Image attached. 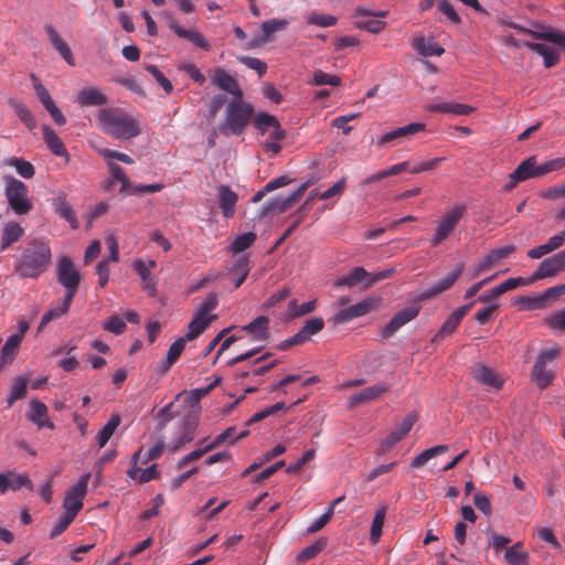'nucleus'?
<instances>
[{
    "label": "nucleus",
    "mask_w": 565,
    "mask_h": 565,
    "mask_svg": "<svg viewBox=\"0 0 565 565\" xmlns=\"http://www.w3.org/2000/svg\"><path fill=\"white\" fill-rule=\"evenodd\" d=\"M51 262L49 244L41 239H32L15 257L14 273L22 278H38L47 270Z\"/></svg>",
    "instance_id": "nucleus-1"
},
{
    "label": "nucleus",
    "mask_w": 565,
    "mask_h": 565,
    "mask_svg": "<svg viewBox=\"0 0 565 565\" xmlns=\"http://www.w3.org/2000/svg\"><path fill=\"white\" fill-rule=\"evenodd\" d=\"M97 117L103 130L116 139H130L140 134L139 122L119 108H102Z\"/></svg>",
    "instance_id": "nucleus-2"
},
{
    "label": "nucleus",
    "mask_w": 565,
    "mask_h": 565,
    "mask_svg": "<svg viewBox=\"0 0 565 565\" xmlns=\"http://www.w3.org/2000/svg\"><path fill=\"white\" fill-rule=\"evenodd\" d=\"M254 109L242 98L233 99L226 107L225 119L220 126L222 135L241 136L253 117Z\"/></svg>",
    "instance_id": "nucleus-3"
},
{
    "label": "nucleus",
    "mask_w": 565,
    "mask_h": 565,
    "mask_svg": "<svg viewBox=\"0 0 565 565\" xmlns=\"http://www.w3.org/2000/svg\"><path fill=\"white\" fill-rule=\"evenodd\" d=\"M4 196L17 215H25L33 209L26 184L14 177L6 179Z\"/></svg>",
    "instance_id": "nucleus-4"
},
{
    "label": "nucleus",
    "mask_w": 565,
    "mask_h": 565,
    "mask_svg": "<svg viewBox=\"0 0 565 565\" xmlns=\"http://www.w3.org/2000/svg\"><path fill=\"white\" fill-rule=\"evenodd\" d=\"M218 300L215 294H211L203 301L200 308L195 311L192 320L189 323V330L185 334L186 339L192 341L201 335L214 321L217 316L211 312L217 307Z\"/></svg>",
    "instance_id": "nucleus-5"
},
{
    "label": "nucleus",
    "mask_w": 565,
    "mask_h": 565,
    "mask_svg": "<svg viewBox=\"0 0 565 565\" xmlns=\"http://www.w3.org/2000/svg\"><path fill=\"white\" fill-rule=\"evenodd\" d=\"M465 212L466 205L458 204L441 216L438 226L436 227L435 234L430 239V245L433 247H437L449 237V235L456 230L457 225L463 217Z\"/></svg>",
    "instance_id": "nucleus-6"
},
{
    "label": "nucleus",
    "mask_w": 565,
    "mask_h": 565,
    "mask_svg": "<svg viewBox=\"0 0 565 565\" xmlns=\"http://www.w3.org/2000/svg\"><path fill=\"white\" fill-rule=\"evenodd\" d=\"M57 281L66 288L65 298L73 301L81 280L79 273L75 269L73 262L68 257H62L56 265Z\"/></svg>",
    "instance_id": "nucleus-7"
},
{
    "label": "nucleus",
    "mask_w": 565,
    "mask_h": 565,
    "mask_svg": "<svg viewBox=\"0 0 565 565\" xmlns=\"http://www.w3.org/2000/svg\"><path fill=\"white\" fill-rule=\"evenodd\" d=\"M558 354L559 349L554 348L543 351L537 356L532 370V379L541 390L546 388L554 379L553 372L546 369V362L553 361Z\"/></svg>",
    "instance_id": "nucleus-8"
},
{
    "label": "nucleus",
    "mask_w": 565,
    "mask_h": 565,
    "mask_svg": "<svg viewBox=\"0 0 565 565\" xmlns=\"http://www.w3.org/2000/svg\"><path fill=\"white\" fill-rule=\"evenodd\" d=\"M90 473L83 475L77 482L67 491L63 508L65 512L76 516L83 508V499L87 492Z\"/></svg>",
    "instance_id": "nucleus-9"
},
{
    "label": "nucleus",
    "mask_w": 565,
    "mask_h": 565,
    "mask_svg": "<svg viewBox=\"0 0 565 565\" xmlns=\"http://www.w3.org/2000/svg\"><path fill=\"white\" fill-rule=\"evenodd\" d=\"M417 414L409 413L407 414L401 424L392 430L382 441L376 450V456L385 455L390 449H392L397 443H399L407 434L411 431L414 424L417 422Z\"/></svg>",
    "instance_id": "nucleus-10"
},
{
    "label": "nucleus",
    "mask_w": 565,
    "mask_h": 565,
    "mask_svg": "<svg viewBox=\"0 0 565 565\" xmlns=\"http://www.w3.org/2000/svg\"><path fill=\"white\" fill-rule=\"evenodd\" d=\"M565 270V249L542 260L536 270L531 275L533 282L556 277Z\"/></svg>",
    "instance_id": "nucleus-11"
},
{
    "label": "nucleus",
    "mask_w": 565,
    "mask_h": 565,
    "mask_svg": "<svg viewBox=\"0 0 565 565\" xmlns=\"http://www.w3.org/2000/svg\"><path fill=\"white\" fill-rule=\"evenodd\" d=\"M420 311L419 302L415 299V303L399 310L393 316V318L383 328L381 335L384 339H388L394 335L403 326L415 319Z\"/></svg>",
    "instance_id": "nucleus-12"
},
{
    "label": "nucleus",
    "mask_w": 565,
    "mask_h": 565,
    "mask_svg": "<svg viewBox=\"0 0 565 565\" xmlns=\"http://www.w3.org/2000/svg\"><path fill=\"white\" fill-rule=\"evenodd\" d=\"M309 186V182L301 184L296 191L286 198H275L267 202L260 210L259 215L262 217L268 215L271 212L284 213L289 210L306 192Z\"/></svg>",
    "instance_id": "nucleus-13"
},
{
    "label": "nucleus",
    "mask_w": 565,
    "mask_h": 565,
    "mask_svg": "<svg viewBox=\"0 0 565 565\" xmlns=\"http://www.w3.org/2000/svg\"><path fill=\"white\" fill-rule=\"evenodd\" d=\"M463 268H465L463 263L457 264L456 268L451 273L447 274L444 278L438 280L430 288H428L425 291H423L422 294L417 295L416 296L417 302H423L428 299H431V298L438 296L439 294L451 288L452 285L456 282V280L462 274Z\"/></svg>",
    "instance_id": "nucleus-14"
},
{
    "label": "nucleus",
    "mask_w": 565,
    "mask_h": 565,
    "mask_svg": "<svg viewBox=\"0 0 565 565\" xmlns=\"http://www.w3.org/2000/svg\"><path fill=\"white\" fill-rule=\"evenodd\" d=\"M423 130H425V124L412 122L382 135L376 139L375 145L377 148H383L386 145H396L402 139L408 138Z\"/></svg>",
    "instance_id": "nucleus-15"
},
{
    "label": "nucleus",
    "mask_w": 565,
    "mask_h": 565,
    "mask_svg": "<svg viewBox=\"0 0 565 565\" xmlns=\"http://www.w3.org/2000/svg\"><path fill=\"white\" fill-rule=\"evenodd\" d=\"M379 301H380L379 299L366 298L358 303H354L348 308L340 310L335 315L334 321L337 323H345L355 318L362 317V316L371 312L373 309H375Z\"/></svg>",
    "instance_id": "nucleus-16"
},
{
    "label": "nucleus",
    "mask_w": 565,
    "mask_h": 565,
    "mask_svg": "<svg viewBox=\"0 0 565 565\" xmlns=\"http://www.w3.org/2000/svg\"><path fill=\"white\" fill-rule=\"evenodd\" d=\"M514 250L515 247L513 245L491 250L472 266L473 277H478L479 275L490 270L497 263L508 257Z\"/></svg>",
    "instance_id": "nucleus-17"
},
{
    "label": "nucleus",
    "mask_w": 565,
    "mask_h": 565,
    "mask_svg": "<svg viewBox=\"0 0 565 565\" xmlns=\"http://www.w3.org/2000/svg\"><path fill=\"white\" fill-rule=\"evenodd\" d=\"M473 305L475 301L463 305L457 308L455 311H452L447 317L439 331L436 333L434 341L452 334L456 331L457 327L460 324L463 317L471 310Z\"/></svg>",
    "instance_id": "nucleus-18"
},
{
    "label": "nucleus",
    "mask_w": 565,
    "mask_h": 565,
    "mask_svg": "<svg viewBox=\"0 0 565 565\" xmlns=\"http://www.w3.org/2000/svg\"><path fill=\"white\" fill-rule=\"evenodd\" d=\"M536 168L535 157H530L522 161L510 174V182L504 185L505 191H511L519 182L539 177Z\"/></svg>",
    "instance_id": "nucleus-19"
},
{
    "label": "nucleus",
    "mask_w": 565,
    "mask_h": 565,
    "mask_svg": "<svg viewBox=\"0 0 565 565\" xmlns=\"http://www.w3.org/2000/svg\"><path fill=\"white\" fill-rule=\"evenodd\" d=\"M143 451V448H139L138 451H136L132 456V467L127 471V476L136 480L139 483H146L151 480L158 479L160 473L157 469V465H151L150 467L146 469H141L137 466L138 461L141 459V454Z\"/></svg>",
    "instance_id": "nucleus-20"
},
{
    "label": "nucleus",
    "mask_w": 565,
    "mask_h": 565,
    "mask_svg": "<svg viewBox=\"0 0 565 565\" xmlns=\"http://www.w3.org/2000/svg\"><path fill=\"white\" fill-rule=\"evenodd\" d=\"M512 26L525 34H530L536 40H544L554 43L562 47L565 52V32L545 26H543L542 30L539 31L530 30L518 24H512Z\"/></svg>",
    "instance_id": "nucleus-21"
},
{
    "label": "nucleus",
    "mask_w": 565,
    "mask_h": 565,
    "mask_svg": "<svg viewBox=\"0 0 565 565\" xmlns=\"http://www.w3.org/2000/svg\"><path fill=\"white\" fill-rule=\"evenodd\" d=\"M168 25L179 38L190 41L195 46L204 51H209L211 49L207 40L195 28L184 29L174 19H170Z\"/></svg>",
    "instance_id": "nucleus-22"
},
{
    "label": "nucleus",
    "mask_w": 565,
    "mask_h": 565,
    "mask_svg": "<svg viewBox=\"0 0 565 565\" xmlns=\"http://www.w3.org/2000/svg\"><path fill=\"white\" fill-rule=\"evenodd\" d=\"M472 377L480 384L492 387L494 390H501L503 386V380L500 375L491 367L484 364H476L472 367Z\"/></svg>",
    "instance_id": "nucleus-23"
},
{
    "label": "nucleus",
    "mask_w": 565,
    "mask_h": 565,
    "mask_svg": "<svg viewBox=\"0 0 565 565\" xmlns=\"http://www.w3.org/2000/svg\"><path fill=\"white\" fill-rule=\"evenodd\" d=\"M390 391V385L386 383H377L373 386H369L361 392L352 395L348 403L350 407H355L360 404L374 401Z\"/></svg>",
    "instance_id": "nucleus-24"
},
{
    "label": "nucleus",
    "mask_w": 565,
    "mask_h": 565,
    "mask_svg": "<svg viewBox=\"0 0 565 565\" xmlns=\"http://www.w3.org/2000/svg\"><path fill=\"white\" fill-rule=\"evenodd\" d=\"M212 83L217 88L230 93L236 98H242L243 92L237 81L222 68H217L212 76Z\"/></svg>",
    "instance_id": "nucleus-25"
},
{
    "label": "nucleus",
    "mask_w": 565,
    "mask_h": 565,
    "mask_svg": "<svg viewBox=\"0 0 565 565\" xmlns=\"http://www.w3.org/2000/svg\"><path fill=\"white\" fill-rule=\"evenodd\" d=\"M76 102L82 107L104 106L108 97L96 87H84L78 92Z\"/></svg>",
    "instance_id": "nucleus-26"
},
{
    "label": "nucleus",
    "mask_w": 565,
    "mask_h": 565,
    "mask_svg": "<svg viewBox=\"0 0 565 565\" xmlns=\"http://www.w3.org/2000/svg\"><path fill=\"white\" fill-rule=\"evenodd\" d=\"M426 109L430 113H445L457 116H467L475 111L472 106L454 102L433 103L427 105Z\"/></svg>",
    "instance_id": "nucleus-27"
},
{
    "label": "nucleus",
    "mask_w": 565,
    "mask_h": 565,
    "mask_svg": "<svg viewBox=\"0 0 565 565\" xmlns=\"http://www.w3.org/2000/svg\"><path fill=\"white\" fill-rule=\"evenodd\" d=\"M220 207L224 217L230 218L235 214V205L238 195L228 185H220L217 189Z\"/></svg>",
    "instance_id": "nucleus-28"
},
{
    "label": "nucleus",
    "mask_w": 565,
    "mask_h": 565,
    "mask_svg": "<svg viewBox=\"0 0 565 565\" xmlns=\"http://www.w3.org/2000/svg\"><path fill=\"white\" fill-rule=\"evenodd\" d=\"M44 31L46 32L52 45L70 65H74L73 53L67 43L60 36L57 31L52 24H45Z\"/></svg>",
    "instance_id": "nucleus-29"
},
{
    "label": "nucleus",
    "mask_w": 565,
    "mask_h": 565,
    "mask_svg": "<svg viewBox=\"0 0 565 565\" xmlns=\"http://www.w3.org/2000/svg\"><path fill=\"white\" fill-rule=\"evenodd\" d=\"M30 414H28V419L35 424L39 428L46 427L50 429H54V424L49 420L44 419L49 413L47 406L38 399L30 402Z\"/></svg>",
    "instance_id": "nucleus-30"
},
{
    "label": "nucleus",
    "mask_w": 565,
    "mask_h": 565,
    "mask_svg": "<svg viewBox=\"0 0 565 565\" xmlns=\"http://www.w3.org/2000/svg\"><path fill=\"white\" fill-rule=\"evenodd\" d=\"M43 140L47 148L57 157H64L68 160V152L62 139L50 126L42 127Z\"/></svg>",
    "instance_id": "nucleus-31"
},
{
    "label": "nucleus",
    "mask_w": 565,
    "mask_h": 565,
    "mask_svg": "<svg viewBox=\"0 0 565 565\" xmlns=\"http://www.w3.org/2000/svg\"><path fill=\"white\" fill-rule=\"evenodd\" d=\"M107 164H108L109 172H110V179L108 180L107 185L105 186V190L110 191L111 186L114 185V182L119 181L121 183L120 192L129 193L130 190L132 189V186H131L129 178L125 174L124 169L114 162H108Z\"/></svg>",
    "instance_id": "nucleus-32"
},
{
    "label": "nucleus",
    "mask_w": 565,
    "mask_h": 565,
    "mask_svg": "<svg viewBox=\"0 0 565 565\" xmlns=\"http://www.w3.org/2000/svg\"><path fill=\"white\" fill-rule=\"evenodd\" d=\"M24 235V228L17 222L6 223L1 235V249L4 250Z\"/></svg>",
    "instance_id": "nucleus-33"
},
{
    "label": "nucleus",
    "mask_w": 565,
    "mask_h": 565,
    "mask_svg": "<svg viewBox=\"0 0 565 565\" xmlns=\"http://www.w3.org/2000/svg\"><path fill=\"white\" fill-rule=\"evenodd\" d=\"M21 344V335L20 334H11L4 345L1 349L0 353V367L6 364L11 363L18 354L19 347Z\"/></svg>",
    "instance_id": "nucleus-34"
},
{
    "label": "nucleus",
    "mask_w": 565,
    "mask_h": 565,
    "mask_svg": "<svg viewBox=\"0 0 565 565\" xmlns=\"http://www.w3.org/2000/svg\"><path fill=\"white\" fill-rule=\"evenodd\" d=\"M525 46L544 58V66L546 68L555 66L559 61L558 53L546 44L526 42Z\"/></svg>",
    "instance_id": "nucleus-35"
},
{
    "label": "nucleus",
    "mask_w": 565,
    "mask_h": 565,
    "mask_svg": "<svg viewBox=\"0 0 565 565\" xmlns=\"http://www.w3.org/2000/svg\"><path fill=\"white\" fill-rule=\"evenodd\" d=\"M370 274L363 267H355L351 270L347 276H343L337 279L333 282L335 288L349 287L352 288L361 282H363Z\"/></svg>",
    "instance_id": "nucleus-36"
},
{
    "label": "nucleus",
    "mask_w": 565,
    "mask_h": 565,
    "mask_svg": "<svg viewBox=\"0 0 565 565\" xmlns=\"http://www.w3.org/2000/svg\"><path fill=\"white\" fill-rule=\"evenodd\" d=\"M269 319L266 316H258L250 323L243 327V330L253 334L255 340L264 341L268 338Z\"/></svg>",
    "instance_id": "nucleus-37"
},
{
    "label": "nucleus",
    "mask_w": 565,
    "mask_h": 565,
    "mask_svg": "<svg viewBox=\"0 0 565 565\" xmlns=\"http://www.w3.org/2000/svg\"><path fill=\"white\" fill-rule=\"evenodd\" d=\"M414 49L423 56H440L445 50L435 41L417 38L414 41Z\"/></svg>",
    "instance_id": "nucleus-38"
},
{
    "label": "nucleus",
    "mask_w": 565,
    "mask_h": 565,
    "mask_svg": "<svg viewBox=\"0 0 565 565\" xmlns=\"http://www.w3.org/2000/svg\"><path fill=\"white\" fill-rule=\"evenodd\" d=\"M324 328V321L322 318H313L308 320L305 326L296 333V341H302V343L309 341L312 335L319 333Z\"/></svg>",
    "instance_id": "nucleus-39"
},
{
    "label": "nucleus",
    "mask_w": 565,
    "mask_h": 565,
    "mask_svg": "<svg viewBox=\"0 0 565 565\" xmlns=\"http://www.w3.org/2000/svg\"><path fill=\"white\" fill-rule=\"evenodd\" d=\"M3 166L13 167L17 173L24 179H31L35 174L33 164L22 158L11 157L3 161Z\"/></svg>",
    "instance_id": "nucleus-40"
},
{
    "label": "nucleus",
    "mask_w": 565,
    "mask_h": 565,
    "mask_svg": "<svg viewBox=\"0 0 565 565\" xmlns=\"http://www.w3.org/2000/svg\"><path fill=\"white\" fill-rule=\"evenodd\" d=\"M120 424L119 415H111L105 426L98 431L96 439L99 448L105 447Z\"/></svg>",
    "instance_id": "nucleus-41"
},
{
    "label": "nucleus",
    "mask_w": 565,
    "mask_h": 565,
    "mask_svg": "<svg viewBox=\"0 0 565 565\" xmlns=\"http://www.w3.org/2000/svg\"><path fill=\"white\" fill-rule=\"evenodd\" d=\"M387 512L386 505H381L373 518L372 525H371V532H370V541L373 544H376L380 541V537L382 535V529L384 525L385 516Z\"/></svg>",
    "instance_id": "nucleus-42"
},
{
    "label": "nucleus",
    "mask_w": 565,
    "mask_h": 565,
    "mask_svg": "<svg viewBox=\"0 0 565 565\" xmlns=\"http://www.w3.org/2000/svg\"><path fill=\"white\" fill-rule=\"evenodd\" d=\"M448 450L447 445H438L434 446L431 448H428L420 452L418 456L414 457L412 459L411 466L412 468H420L423 467L428 460H430L434 457H437Z\"/></svg>",
    "instance_id": "nucleus-43"
},
{
    "label": "nucleus",
    "mask_w": 565,
    "mask_h": 565,
    "mask_svg": "<svg viewBox=\"0 0 565 565\" xmlns=\"http://www.w3.org/2000/svg\"><path fill=\"white\" fill-rule=\"evenodd\" d=\"M522 543H515L505 551V561L509 565H529V554L522 550Z\"/></svg>",
    "instance_id": "nucleus-44"
},
{
    "label": "nucleus",
    "mask_w": 565,
    "mask_h": 565,
    "mask_svg": "<svg viewBox=\"0 0 565 565\" xmlns=\"http://www.w3.org/2000/svg\"><path fill=\"white\" fill-rule=\"evenodd\" d=\"M253 118V124L260 135L267 134L271 128L279 124L276 116L268 113H258Z\"/></svg>",
    "instance_id": "nucleus-45"
},
{
    "label": "nucleus",
    "mask_w": 565,
    "mask_h": 565,
    "mask_svg": "<svg viewBox=\"0 0 565 565\" xmlns=\"http://www.w3.org/2000/svg\"><path fill=\"white\" fill-rule=\"evenodd\" d=\"M316 309V300H311L308 302H303L301 305L298 303L296 299H292L288 303V319H295L298 317L306 316L312 312Z\"/></svg>",
    "instance_id": "nucleus-46"
},
{
    "label": "nucleus",
    "mask_w": 565,
    "mask_h": 565,
    "mask_svg": "<svg viewBox=\"0 0 565 565\" xmlns=\"http://www.w3.org/2000/svg\"><path fill=\"white\" fill-rule=\"evenodd\" d=\"M28 488L33 491L34 484L25 475H19L15 471L8 472V490L18 491L21 488Z\"/></svg>",
    "instance_id": "nucleus-47"
},
{
    "label": "nucleus",
    "mask_w": 565,
    "mask_h": 565,
    "mask_svg": "<svg viewBox=\"0 0 565 565\" xmlns=\"http://www.w3.org/2000/svg\"><path fill=\"white\" fill-rule=\"evenodd\" d=\"M28 380L25 377H18L14 380L10 394L7 398V404L11 407L18 399L22 398L26 394Z\"/></svg>",
    "instance_id": "nucleus-48"
},
{
    "label": "nucleus",
    "mask_w": 565,
    "mask_h": 565,
    "mask_svg": "<svg viewBox=\"0 0 565 565\" xmlns=\"http://www.w3.org/2000/svg\"><path fill=\"white\" fill-rule=\"evenodd\" d=\"M257 236L254 232H247L238 235L231 245L233 254H238L249 248L256 241Z\"/></svg>",
    "instance_id": "nucleus-49"
},
{
    "label": "nucleus",
    "mask_w": 565,
    "mask_h": 565,
    "mask_svg": "<svg viewBox=\"0 0 565 565\" xmlns=\"http://www.w3.org/2000/svg\"><path fill=\"white\" fill-rule=\"evenodd\" d=\"M533 284L532 277L523 278V277H513L504 280L500 285L495 287V294H504L507 291L513 290L520 286H530Z\"/></svg>",
    "instance_id": "nucleus-50"
},
{
    "label": "nucleus",
    "mask_w": 565,
    "mask_h": 565,
    "mask_svg": "<svg viewBox=\"0 0 565 565\" xmlns=\"http://www.w3.org/2000/svg\"><path fill=\"white\" fill-rule=\"evenodd\" d=\"M71 303H72V301H67V299L64 298L62 306L46 311L41 319L39 329L40 330L43 329L52 320L57 319V318L62 317L64 313H66L71 307Z\"/></svg>",
    "instance_id": "nucleus-51"
},
{
    "label": "nucleus",
    "mask_w": 565,
    "mask_h": 565,
    "mask_svg": "<svg viewBox=\"0 0 565 565\" xmlns=\"http://www.w3.org/2000/svg\"><path fill=\"white\" fill-rule=\"evenodd\" d=\"M516 303L521 305L523 310H539L546 307L544 298L541 295L539 296H523L516 300Z\"/></svg>",
    "instance_id": "nucleus-52"
},
{
    "label": "nucleus",
    "mask_w": 565,
    "mask_h": 565,
    "mask_svg": "<svg viewBox=\"0 0 565 565\" xmlns=\"http://www.w3.org/2000/svg\"><path fill=\"white\" fill-rule=\"evenodd\" d=\"M13 108L18 118L30 129L36 127V121L30 109L22 103H14Z\"/></svg>",
    "instance_id": "nucleus-53"
},
{
    "label": "nucleus",
    "mask_w": 565,
    "mask_h": 565,
    "mask_svg": "<svg viewBox=\"0 0 565 565\" xmlns=\"http://www.w3.org/2000/svg\"><path fill=\"white\" fill-rule=\"evenodd\" d=\"M311 84H313L316 86H321V85L339 86L341 84V78L337 75H331V74L322 72L321 70H318L313 73Z\"/></svg>",
    "instance_id": "nucleus-54"
},
{
    "label": "nucleus",
    "mask_w": 565,
    "mask_h": 565,
    "mask_svg": "<svg viewBox=\"0 0 565 565\" xmlns=\"http://www.w3.org/2000/svg\"><path fill=\"white\" fill-rule=\"evenodd\" d=\"M286 405L284 402L276 403L269 407H266L257 413H255L246 423V425H252L253 423H256L258 420L265 419L268 416H271L280 411L286 409Z\"/></svg>",
    "instance_id": "nucleus-55"
},
{
    "label": "nucleus",
    "mask_w": 565,
    "mask_h": 565,
    "mask_svg": "<svg viewBox=\"0 0 565 565\" xmlns=\"http://www.w3.org/2000/svg\"><path fill=\"white\" fill-rule=\"evenodd\" d=\"M324 547V543L321 541L315 542L313 544L303 548L296 557L298 563H305L315 558Z\"/></svg>",
    "instance_id": "nucleus-56"
},
{
    "label": "nucleus",
    "mask_w": 565,
    "mask_h": 565,
    "mask_svg": "<svg viewBox=\"0 0 565 565\" xmlns=\"http://www.w3.org/2000/svg\"><path fill=\"white\" fill-rule=\"evenodd\" d=\"M146 71L150 73L158 84L163 88L167 94L173 90L172 83L166 77V75L154 65H147Z\"/></svg>",
    "instance_id": "nucleus-57"
},
{
    "label": "nucleus",
    "mask_w": 565,
    "mask_h": 565,
    "mask_svg": "<svg viewBox=\"0 0 565 565\" xmlns=\"http://www.w3.org/2000/svg\"><path fill=\"white\" fill-rule=\"evenodd\" d=\"M564 167H565V157L552 159L546 162H543L542 164H539L536 168V174H539V177H542L550 172L559 170Z\"/></svg>",
    "instance_id": "nucleus-58"
},
{
    "label": "nucleus",
    "mask_w": 565,
    "mask_h": 565,
    "mask_svg": "<svg viewBox=\"0 0 565 565\" xmlns=\"http://www.w3.org/2000/svg\"><path fill=\"white\" fill-rule=\"evenodd\" d=\"M189 340L186 339V337H182L180 339H178L177 341H174L169 350H168V353H167V359H168V363H175L178 361V359L180 358V355L182 354L184 348H185V343L188 342Z\"/></svg>",
    "instance_id": "nucleus-59"
},
{
    "label": "nucleus",
    "mask_w": 565,
    "mask_h": 565,
    "mask_svg": "<svg viewBox=\"0 0 565 565\" xmlns=\"http://www.w3.org/2000/svg\"><path fill=\"white\" fill-rule=\"evenodd\" d=\"M287 25V20L270 19L263 22L262 31L265 38H269L274 32L286 29Z\"/></svg>",
    "instance_id": "nucleus-60"
},
{
    "label": "nucleus",
    "mask_w": 565,
    "mask_h": 565,
    "mask_svg": "<svg viewBox=\"0 0 565 565\" xmlns=\"http://www.w3.org/2000/svg\"><path fill=\"white\" fill-rule=\"evenodd\" d=\"M355 25L359 29L366 30L371 33H380L382 30H384L386 23L382 20L377 19H369V20H356Z\"/></svg>",
    "instance_id": "nucleus-61"
},
{
    "label": "nucleus",
    "mask_w": 565,
    "mask_h": 565,
    "mask_svg": "<svg viewBox=\"0 0 565 565\" xmlns=\"http://www.w3.org/2000/svg\"><path fill=\"white\" fill-rule=\"evenodd\" d=\"M56 212L58 213V215L61 217L66 220L71 224V226L73 228H77L78 227V222H77L76 215H75L72 206L68 203H66L65 201H62L57 205Z\"/></svg>",
    "instance_id": "nucleus-62"
},
{
    "label": "nucleus",
    "mask_w": 565,
    "mask_h": 565,
    "mask_svg": "<svg viewBox=\"0 0 565 565\" xmlns=\"http://www.w3.org/2000/svg\"><path fill=\"white\" fill-rule=\"evenodd\" d=\"M164 447V440L160 438L145 455L141 454L140 461L148 463L151 460L158 459L162 455Z\"/></svg>",
    "instance_id": "nucleus-63"
},
{
    "label": "nucleus",
    "mask_w": 565,
    "mask_h": 565,
    "mask_svg": "<svg viewBox=\"0 0 565 565\" xmlns=\"http://www.w3.org/2000/svg\"><path fill=\"white\" fill-rule=\"evenodd\" d=\"M104 329L114 334H121L126 330V322L119 316H111L105 323Z\"/></svg>",
    "instance_id": "nucleus-64"
}]
</instances>
